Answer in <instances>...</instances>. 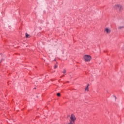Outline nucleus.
<instances>
[{
	"mask_svg": "<svg viewBox=\"0 0 124 124\" xmlns=\"http://www.w3.org/2000/svg\"><path fill=\"white\" fill-rule=\"evenodd\" d=\"M70 119V120L69 124H75V121H76V117H75V115L71 114Z\"/></svg>",
	"mask_w": 124,
	"mask_h": 124,
	"instance_id": "obj_1",
	"label": "nucleus"
},
{
	"mask_svg": "<svg viewBox=\"0 0 124 124\" xmlns=\"http://www.w3.org/2000/svg\"><path fill=\"white\" fill-rule=\"evenodd\" d=\"M84 61L85 62H91L92 60V56L90 55H85L83 56Z\"/></svg>",
	"mask_w": 124,
	"mask_h": 124,
	"instance_id": "obj_2",
	"label": "nucleus"
},
{
	"mask_svg": "<svg viewBox=\"0 0 124 124\" xmlns=\"http://www.w3.org/2000/svg\"><path fill=\"white\" fill-rule=\"evenodd\" d=\"M104 32L107 34H110L111 33V29L109 28H106L104 30Z\"/></svg>",
	"mask_w": 124,
	"mask_h": 124,
	"instance_id": "obj_3",
	"label": "nucleus"
},
{
	"mask_svg": "<svg viewBox=\"0 0 124 124\" xmlns=\"http://www.w3.org/2000/svg\"><path fill=\"white\" fill-rule=\"evenodd\" d=\"M120 4H116L114 5V9H115L116 10H118L120 7Z\"/></svg>",
	"mask_w": 124,
	"mask_h": 124,
	"instance_id": "obj_4",
	"label": "nucleus"
},
{
	"mask_svg": "<svg viewBox=\"0 0 124 124\" xmlns=\"http://www.w3.org/2000/svg\"><path fill=\"white\" fill-rule=\"evenodd\" d=\"M118 10L119 11H120V12H121L122 10H123V6H122V5H120L119 6V8H118Z\"/></svg>",
	"mask_w": 124,
	"mask_h": 124,
	"instance_id": "obj_5",
	"label": "nucleus"
},
{
	"mask_svg": "<svg viewBox=\"0 0 124 124\" xmlns=\"http://www.w3.org/2000/svg\"><path fill=\"white\" fill-rule=\"evenodd\" d=\"M85 92H89V84H88L86 88L85 89Z\"/></svg>",
	"mask_w": 124,
	"mask_h": 124,
	"instance_id": "obj_6",
	"label": "nucleus"
},
{
	"mask_svg": "<svg viewBox=\"0 0 124 124\" xmlns=\"http://www.w3.org/2000/svg\"><path fill=\"white\" fill-rule=\"evenodd\" d=\"M123 29H124V26H121L118 27L119 30H123Z\"/></svg>",
	"mask_w": 124,
	"mask_h": 124,
	"instance_id": "obj_7",
	"label": "nucleus"
},
{
	"mask_svg": "<svg viewBox=\"0 0 124 124\" xmlns=\"http://www.w3.org/2000/svg\"><path fill=\"white\" fill-rule=\"evenodd\" d=\"M25 35H26V38H28V37L30 36V35H29L28 33H26Z\"/></svg>",
	"mask_w": 124,
	"mask_h": 124,
	"instance_id": "obj_8",
	"label": "nucleus"
},
{
	"mask_svg": "<svg viewBox=\"0 0 124 124\" xmlns=\"http://www.w3.org/2000/svg\"><path fill=\"white\" fill-rule=\"evenodd\" d=\"M66 73V71L65 70V69H64L63 70L62 73H63L64 74H65Z\"/></svg>",
	"mask_w": 124,
	"mask_h": 124,
	"instance_id": "obj_9",
	"label": "nucleus"
},
{
	"mask_svg": "<svg viewBox=\"0 0 124 124\" xmlns=\"http://www.w3.org/2000/svg\"><path fill=\"white\" fill-rule=\"evenodd\" d=\"M58 68V65H55L54 67V68L55 69H56V68Z\"/></svg>",
	"mask_w": 124,
	"mask_h": 124,
	"instance_id": "obj_10",
	"label": "nucleus"
},
{
	"mask_svg": "<svg viewBox=\"0 0 124 124\" xmlns=\"http://www.w3.org/2000/svg\"><path fill=\"white\" fill-rule=\"evenodd\" d=\"M57 96H61V93H58L57 94Z\"/></svg>",
	"mask_w": 124,
	"mask_h": 124,
	"instance_id": "obj_11",
	"label": "nucleus"
},
{
	"mask_svg": "<svg viewBox=\"0 0 124 124\" xmlns=\"http://www.w3.org/2000/svg\"><path fill=\"white\" fill-rule=\"evenodd\" d=\"M114 97H115V99H116V96H115Z\"/></svg>",
	"mask_w": 124,
	"mask_h": 124,
	"instance_id": "obj_12",
	"label": "nucleus"
}]
</instances>
